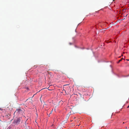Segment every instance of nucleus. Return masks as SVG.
<instances>
[{
    "mask_svg": "<svg viewBox=\"0 0 129 129\" xmlns=\"http://www.w3.org/2000/svg\"><path fill=\"white\" fill-rule=\"evenodd\" d=\"M24 110L23 108H21L20 107H19V108H17L16 112H17V113H19L21 114V115H23V113H24Z\"/></svg>",
    "mask_w": 129,
    "mask_h": 129,
    "instance_id": "1",
    "label": "nucleus"
},
{
    "mask_svg": "<svg viewBox=\"0 0 129 129\" xmlns=\"http://www.w3.org/2000/svg\"><path fill=\"white\" fill-rule=\"evenodd\" d=\"M21 119V117H19L14 120V122L16 124H18Z\"/></svg>",
    "mask_w": 129,
    "mask_h": 129,
    "instance_id": "2",
    "label": "nucleus"
},
{
    "mask_svg": "<svg viewBox=\"0 0 129 129\" xmlns=\"http://www.w3.org/2000/svg\"><path fill=\"white\" fill-rule=\"evenodd\" d=\"M71 113L70 112V113H68V114H67V116H66V118L67 119H68L69 117V116H70V115H71Z\"/></svg>",
    "mask_w": 129,
    "mask_h": 129,
    "instance_id": "3",
    "label": "nucleus"
},
{
    "mask_svg": "<svg viewBox=\"0 0 129 129\" xmlns=\"http://www.w3.org/2000/svg\"><path fill=\"white\" fill-rule=\"evenodd\" d=\"M0 110L3 112H6V109H3L2 108H0Z\"/></svg>",
    "mask_w": 129,
    "mask_h": 129,
    "instance_id": "4",
    "label": "nucleus"
},
{
    "mask_svg": "<svg viewBox=\"0 0 129 129\" xmlns=\"http://www.w3.org/2000/svg\"><path fill=\"white\" fill-rule=\"evenodd\" d=\"M26 101H29V102L30 103H31L32 102V100L30 98L29 99H27Z\"/></svg>",
    "mask_w": 129,
    "mask_h": 129,
    "instance_id": "5",
    "label": "nucleus"
},
{
    "mask_svg": "<svg viewBox=\"0 0 129 129\" xmlns=\"http://www.w3.org/2000/svg\"><path fill=\"white\" fill-rule=\"evenodd\" d=\"M122 58L121 59H120V60H119V61H118V63H119V62H120V61H121V60H122Z\"/></svg>",
    "mask_w": 129,
    "mask_h": 129,
    "instance_id": "6",
    "label": "nucleus"
},
{
    "mask_svg": "<svg viewBox=\"0 0 129 129\" xmlns=\"http://www.w3.org/2000/svg\"><path fill=\"white\" fill-rule=\"evenodd\" d=\"M106 42V43H109V42H109V41H107Z\"/></svg>",
    "mask_w": 129,
    "mask_h": 129,
    "instance_id": "7",
    "label": "nucleus"
},
{
    "mask_svg": "<svg viewBox=\"0 0 129 129\" xmlns=\"http://www.w3.org/2000/svg\"><path fill=\"white\" fill-rule=\"evenodd\" d=\"M66 92V91L65 90H63V92Z\"/></svg>",
    "mask_w": 129,
    "mask_h": 129,
    "instance_id": "8",
    "label": "nucleus"
},
{
    "mask_svg": "<svg viewBox=\"0 0 129 129\" xmlns=\"http://www.w3.org/2000/svg\"><path fill=\"white\" fill-rule=\"evenodd\" d=\"M52 110L50 112V114L51 113H52Z\"/></svg>",
    "mask_w": 129,
    "mask_h": 129,
    "instance_id": "9",
    "label": "nucleus"
},
{
    "mask_svg": "<svg viewBox=\"0 0 129 129\" xmlns=\"http://www.w3.org/2000/svg\"><path fill=\"white\" fill-rule=\"evenodd\" d=\"M124 10H125L124 9H123V11L124 12Z\"/></svg>",
    "mask_w": 129,
    "mask_h": 129,
    "instance_id": "10",
    "label": "nucleus"
},
{
    "mask_svg": "<svg viewBox=\"0 0 129 129\" xmlns=\"http://www.w3.org/2000/svg\"><path fill=\"white\" fill-rule=\"evenodd\" d=\"M129 108V105L128 106H127V108Z\"/></svg>",
    "mask_w": 129,
    "mask_h": 129,
    "instance_id": "11",
    "label": "nucleus"
},
{
    "mask_svg": "<svg viewBox=\"0 0 129 129\" xmlns=\"http://www.w3.org/2000/svg\"><path fill=\"white\" fill-rule=\"evenodd\" d=\"M126 60H127V61H129V59H126Z\"/></svg>",
    "mask_w": 129,
    "mask_h": 129,
    "instance_id": "12",
    "label": "nucleus"
},
{
    "mask_svg": "<svg viewBox=\"0 0 129 129\" xmlns=\"http://www.w3.org/2000/svg\"><path fill=\"white\" fill-rule=\"evenodd\" d=\"M123 124L124 123V122H123Z\"/></svg>",
    "mask_w": 129,
    "mask_h": 129,
    "instance_id": "13",
    "label": "nucleus"
},
{
    "mask_svg": "<svg viewBox=\"0 0 129 129\" xmlns=\"http://www.w3.org/2000/svg\"><path fill=\"white\" fill-rule=\"evenodd\" d=\"M0 121H1V120H0Z\"/></svg>",
    "mask_w": 129,
    "mask_h": 129,
    "instance_id": "14",
    "label": "nucleus"
}]
</instances>
